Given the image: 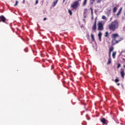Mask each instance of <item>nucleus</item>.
<instances>
[{"mask_svg": "<svg viewBox=\"0 0 125 125\" xmlns=\"http://www.w3.org/2000/svg\"><path fill=\"white\" fill-rule=\"evenodd\" d=\"M102 19H103L104 20H106V16H103L102 17Z\"/></svg>", "mask_w": 125, "mask_h": 125, "instance_id": "nucleus-19", "label": "nucleus"}, {"mask_svg": "<svg viewBox=\"0 0 125 125\" xmlns=\"http://www.w3.org/2000/svg\"><path fill=\"white\" fill-rule=\"evenodd\" d=\"M68 13H69L70 15H72V11L70 9L68 10Z\"/></svg>", "mask_w": 125, "mask_h": 125, "instance_id": "nucleus-23", "label": "nucleus"}, {"mask_svg": "<svg viewBox=\"0 0 125 125\" xmlns=\"http://www.w3.org/2000/svg\"><path fill=\"white\" fill-rule=\"evenodd\" d=\"M111 57H109L108 59V62H107V65H110L111 64Z\"/></svg>", "mask_w": 125, "mask_h": 125, "instance_id": "nucleus-11", "label": "nucleus"}, {"mask_svg": "<svg viewBox=\"0 0 125 125\" xmlns=\"http://www.w3.org/2000/svg\"><path fill=\"white\" fill-rule=\"evenodd\" d=\"M91 38L92 41H93V42L95 41V39H94V35H93V34L91 35Z\"/></svg>", "mask_w": 125, "mask_h": 125, "instance_id": "nucleus-13", "label": "nucleus"}, {"mask_svg": "<svg viewBox=\"0 0 125 125\" xmlns=\"http://www.w3.org/2000/svg\"><path fill=\"white\" fill-rule=\"evenodd\" d=\"M119 81H120V80L118 79V78H117L115 80V83H119Z\"/></svg>", "mask_w": 125, "mask_h": 125, "instance_id": "nucleus-21", "label": "nucleus"}, {"mask_svg": "<svg viewBox=\"0 0 125 125\" xmlns=\"http://www.w3.org/2000/svg\"><path fill=\"white\" fill-rule=\"evenodd\" d=\"M86 117H87V114L86 115Z\"/></svg>", "mask_w": 125, "mask_h": 125, "instance_id": "nucleus-39", "label": "nucleus"}, {"mask_svg": "<svg viewBox=\"0 0 125 125\" xmlns=\"http://www.w3.org/2000/svg\"><path fill=\"white\" fill-rule=\"evenodd\" d=\"M6 20V19L5 18V17H4V16H0V22H3V23H4Z\"/></svg>", "mask_w": 125, "mask_h": 125, "instance_id": "nucleus-7", "label": "nucleus"}, {"mask_svg": "<svg viewBox=\"0 0 125 125\" xmlns=\"http://www.w3.org/2000/svg\"><path fill=\"white\" fill-rule=\"evenodd\" d=\"M113 50H114V47L111 46L109 48V51H110V52H112V51H113Z\"/></svg>", "mask_w": 125, "mask_h": 125, "instance_id": "nucleus-15", "label": "nucleus"}, {"mask_svg": "<svg viewBox=\"0 0 125 125\" xmlns=\"http://www.w3.org/2000/svg\"><path fill=\"white\" fill-rule=\"evenodd\" d=\"M90 9L91 10V14L92 15V14H93V10L92 9V8H90Z\"/></svg>", "mask_w": 125, "mask_h": 125, "instance_id": "nucleus-26", "label": "nucleus"}, {"mask_svg": "<svg viewBox=\"0 0 125 125\" xmlns=\"http://www.w3.org/2000/svg\"><path fill=\"white\" fill-rule=\"evenodd\" d=\"M17 4H18V1L16 0V3L15 4L14 6H17Z\"/></svg>", "mask_w": 125, "mask_h": 125, "instance_id": "nucleus-24", "label": "nucleus"}, {"mask_svg": "<svg viewBox=\"0 0 125 125\" xmlns=\"http://www.w3.org/2000/svg\"><path fill=\"white\" fill-rule=\"evenodd\" d=\"M39 3V1L38 0H36V4H38V3Z\"/></svg>", "mask_w": 125, "mask_h": 125, "instance_id": "nucleus-29", "label": "nucleus"}, {"mask_svg": "<svg viewBox=\"0 0 125 125\" xmlns=\"http://www.w3.org/2000/svg\"><path fill=\"white\" fill-rule=\"evenodd\" d=\"M121 41H122V40H117V39H112V40L111 42L112 43V45H115V44H116L117 43H119V42H121Z\"/></svg>", "mask_w": 125, "mask_h": 125, "instance_id": "nucleus-4", "label": "nucleus"}, {"mask_svg": "<svg viewBox=\"0 0 125 125\" xmlns=\"http://www.w3.org/2000/svg\"><path fill=\"white\" fill-rule=\"evenodd\" d=\"M43 20V21H45V20H46V18H44Z\"/></svg>", "mask_w": 125, "mask_h": 125, "instance_id": "nucleus-33", "label": "nucleus"}, {"mask_svg": "<svg viewBox=\"0 0 125 125\" xmlns=\"http://www.w3.org/2000/svg\"><path fill=\"white\" fill-rule=\"evenodd\" d=\"M87 11V9H84V12H83L84 18H86V16L84 14H85V12H86Z\"/></svg>", "mask_w": 125, "mask_h": 125, "instance_id": "nucleus-12", "label": "nucleus"}, {"mask_svg": "<svg viewBox=\"0 0 125 125\" xmlns=\"http://www.w3.org/2000/svg\"><path fill=\"white\" fill-rule=\"evenodd\" d=\"M121 11H119L117 13V16H119V15H120V14H121Z\"/></svg>", "mask_w": 125, "mask_h": 125, "instance_id": "nucleus-22", "label": "nucleus"}, {"mask_svg": "<svg viewBox=\"0 0 125 125\" xmlns=\"http://www.w3.org/2000/svg\"><path fill=\"white\" fill-rule=\"evenodd\" d=\"M97 3H100L101 2V0H97Z\"/></svg>", "mask_w": 125, "mask_h": 125, "instance_id": "nucleus-27", "label": "nucleus"}, {"mask_svg": "<svg viewBox=\"0 0 125 125\" xmlns=\"http://www.w3.org/2000/svg\"><path fill=\"white\" fill-rule=\"evenodd\" d=\"M117 85H120V83H117Z\"/></svg>", "mask_w": 125, "mask_h": 125, "instance_id": "nucleus-35", "label": "nucleus"}, {"mask_svg": "<svg viewBox=\"0 0 125 125\" xmlns=\"http://www.w3.org/2000/svg\"><path fill=\"white\" fill-rule=\"evenodd\" d=\"M65 0H63V2H64Z\"/></svg>", "mask_w": 125, "mask_h": 125, "instance_id": "nucleus-37", "label": "nucleus"}, {"mask_svg": "<svg viewBox=\"0 0 125 125\" xmlns=\"http://www.w3.org/2000/svg\"><path fill=\"white\" fill-rule=\"evenodd\" d=\"M122 8H121L119 11H120L121 12H122Z\"/></svg>", "mask_w": 125, "mask_h": 125, "instance_id": "nucleus-32", "label": "nucleus"}, {"mask_svg": "<svg viewBox=\"0 0 125 125\" xmlns=\"http://www.w3.org/2000/svg\"><path fill=\"white\" fill-rule=\"evenodd\" d=\"M111 38L112 39H114L116 40H117V39H120V38H119V34L118 33L112 34Z\"/></svg>", "mask_w": 125, "mask_h": 125, "instance_id": "nucleus-5", "label": "nucleus"}, {"mask_svg": "<svg viewBox=\"0 0 125 125\" xmlns=\"http://www.w3.org/2000/svg\"><path fill=\"white\" fill-rule=\"evenodd\" d=\"M117 11V7H114L113 8V12L115 13Z\"/></svg>", "mask_w": 125, "mask_h": 125, "instance_id": "nucleus-17", "label": "nucleus"}, {"mask_svg": "<svg viewBox=\"0 0 125 125\" xmlns=\"http://www.w3.org/2000/svg\"><path fill=\"white\" fill-rule=\"evenodd\" d=\"M123 67H124V68H125V65H123Z\"/></svg>", "mask_w": 125, "mask_h": 125, "instance_id": "nucleus-38", "label": "nucleus"}, {"mask_svg": "<svg viewBox=\"0 0 125 125\" xmlns=\"http://www.w3.org/2000/svg\"><path fill=\"white\" fill-rule=\"evenodd\" d=\"M101 122L104 124V125H107V120L105 119V118H102L101 120Z\"/></svg>", "mask_w": 125, "mask_h": 125, "instance_id": "nucleus-9", "label": "nucleus"}, {"mask_svg": "<svg viewBox=\"0 0 125 125\" xmlns=\"http://www.w3.org/2000/svg\"><path fill=\"white\" fill-rule=\"evenodd\" d=\"M102 36V33H101V31H100L98 34V37H99V40L100 42H101V37Z\"/></svg>", "mask_w": 125, "mask_h": 125, "instance_id": "nucleus-10", "label": "nucleus"}, {"mask_svg": "<svg viewBox=\"0 0 125 125\" xmlns=\"http://www.w3.org/2000/svg\"><path fill=\"white\" fill-rule=\"evenodd\" d=\"M120 74L121 75V77L122 78H125V69L124 68H121V72H120Z\"/></svg>", "mask_w": 125, "mask_h": 125, "instance_id": "nucleus-6", "label": "nucleus"}, {"mask_svg": "<svg viewBox=\"0 0 125 125\" xmlns=\"http://www.w3.org/2000/svg\"><path fill=\"white\" fill-rule=\"evenodd\" d=\"M119 27V23L116 21H112L111 24L109 25V29L110 31H113V32L116 31V29Z\"/></svg>", "mask_w": 125, "mask_h": 125, "instance_id": "nucleus-1", "label": "nucleus"}, {"mask_svg": "<svg viewBox=\"0 0 125 125\" xmlns=\"http://www.w3.org/2000/svg\"><path fill=\"white\" fill-rule=\"evenodd\" d=\"M79 0L81 1V0Z\"/></svg>", "mask_w": 125, "mask_h": 125, "instance_id": "nucleus-41", "label": "nucleus"}, {"mask_svg": "<svg viewBox=\"0 0 125 125\" xmlns=\"http://www.w3.org/2000/svg\"><path fill=\"white\" fill-rule=\"evenodd\" d=\"M121 67V63H118L117 65V69H119Z\"/></svg>", "mask_w": 125, "mask_h": 125, "instance_id": "nucleus-25", "label": "nucleus"}, {"mask_svg": "<svg viewBox=\"0 0 125 125\" xmlns=\"http://www.w3.org/2000/svg\"><path fill=\"white\" fill-rule=\"evenodd\" d=\"M125 52V50H123V51H121V54H123V53H124Z\"/></svg>", "mask_w": 125, "mask_h": 125, "instance_id": "nucleus-28", "label": "nucleus"}, {"mask_svg": "<svg viewBox=\"0 0 125 125\" xmlns=\"http://www.w3.org/2000/svg\"><path fill=\"white\" fill-rule=\"evenodd\" d=\"M22 3H23V4H24V3H25V0H23Z\"/></svg>", "mask_w": 125, "mask_h": 125, "instance_id": "nucleus-34", "label": "nucleus"}, {"mask_svg": "<svg viewBox=\"0 0 125 125\" xmlns=\"http://www.w3.org/2000/svg\"><path fill=\"white\" fill-rule=\"evenodd\" d=\"M58 1V0L54 1V2H53L54 5H53V6H55L56 5V4H57Z\"/></svg>", "mask_w": 125, "mask_h": 125, "instance_id": "nucleus-14", "label": "nucleus"}, {"mask_svg": "<svg viewBox=\"0 0 125 125\" xmlns=\"http://www.w3.org/2000/svg\"><path fill=\"white\" fill-rule=\"evenodd\" d=\"M86 1H87V0H84V1L83 3V6H84V5H86Z\"/></svg>", "mask_w": 125, "mask_h": 125, "instance_id": "nucleus-16", "label": "nucleus"}, {"mask_svg": "<svg viewBox=\"0 0 125 125\" xmlns=\"http://www.w3.org/2000/svg\"><path fill=\"white\" fill-rule=\"evenodd\" d=\"M108 31H106V32H105V35H104V37H105V38H107V37H108Z\"/></svg>", "mask_w": 125, "mask_h": 125, "instance_id": "nucleus-20", "label": "nucleus"}, {"mask_svg": "<svg viewBox=\"0 0 125 125\" xmlns=\"http://www.w3.org/2000/svg\"><path fill=\"white\" fill-rule=\"evenodd\" d=\"M69 68H71V67H72L71 65H69Z\"/></svg>", "mask_w": 125, "mask_h": 125, "instance_id": "nucleus-36", "label": "nucleus"}, {"mask_svg": "<svg viewBox=\"0 0 125 125\" xmlns=\"http://www.w3.org/2000/svg\"><path fill=\"white\" fill-rule=\"evenodd\" d=\"M116 53H117L116 52H114L112 53V57H113V58H115V56H116Z\"/></svg>", "mask_w": 125, "mask_h": 125, "instance_id": "nucleus-18", "label": "nucleus"}, {"mask_svg": "<svg viewBox=\"0 0 125 125\" xmlns=\"http://www.w3.org/2000/svg\"><path fill=\"white\" fill-rule=\"evenodd\" d=\"M92 29L93 30V31L96 30V19L95 20Z\"/></svg>", "mask_w": 125, "mask_h": 125, "instance_id": "nucleus-8", "label": "nucleus"}, {"mask_svg": "<svg viewBox=\"0 0 125 125\" xmlns=\"http://www.w3.org/2000/svg\"><path fill=\"white\" fill-rule=\"evenodd\" d=\"M98 31H102V30H104L103 23H102V22H100L98 23Z\"/></svg>", "mask_w": 125, "mask_h": 125, "instance_id": "nucleus-3", "label": "nucleus"}, {"mask_svg": "<svg viewBox=\"0 0 125 125\" xmlns=\"http://www.w3.org/2000/svg\"><path fill=\"white\" fill-rule=\"evenodd\" d=\"M71 5V7H72V8L73 9H77V7L79 6V5H80L79 1H76L74 2Z\"/></svg>", "mask_w": 125, "mask_h": 125, "instance_id": "nucleus-2", "label": "nucleus"}, {"mask_svg": "<svg viewBox=\"0 0 125 125\" xmlns=\"http://www.w3.org/2000/svg\"><path fill=\"white\" fill-rule=\"evenodd\" d=\"M24 51L25 52H28V50L27 49H24Z\"/></svg>", "mask_w": 125, "mask_h": 125, "instance_id": "nucleus-31", "label": "nucleus"}, {"mask_svg": "<svg viewBox=\"0 0 125 125\" xmlns=\"http://www.w3.org/2000/svg\"><path fill=\"white\" fill-rule=\"evenodd\" d=\"M84 20H85L84 19H83V21H84Z\"/></svg>", "mask_w": 125, "mask_h": 125, "instance_id": "nucleus-40", "label": "nucleus"}, {"mask_svg": "<svg viewBox=\"0 0 125 125\" xmlns=\"http://www.w3.org/2000/svg\"><path fill=\"white\" fill-rule=\"evenodd\" d=\"M109 57H111V52L110 51H109Z\"/></svg>", "mask_w": 125, "mask_h": 125, "instance_id": "nucleus-30", "label": "nucleus"}]
</instances>
